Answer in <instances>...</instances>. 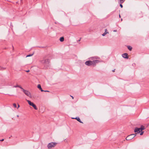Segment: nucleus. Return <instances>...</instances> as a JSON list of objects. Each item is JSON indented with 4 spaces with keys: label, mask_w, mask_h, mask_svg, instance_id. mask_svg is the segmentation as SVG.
Wrapping results in <instances>:
<instances>
[{
    "label": "nucleus",
    "mask_w": 149,
    "mask_h": 149,
    "mask_svg": "<svg viewBox=\"0 0 149 149\" xmlns=\"http://www.w3.org/2000/svg\"><path fill=\"white\" fill-rule=\"evenodd\" d=\"M44 91L49 92V91Z\"/></svg>",
    "instance_id": "b1692460"
},
{
    "label": "nucleus",
    "mask_w": 149,
    "mask_h": 149,
    "mask_svg": "<svg viewBox=\"0 0 149 149\" xmlns=\"http://www.w3.org/2000/svg\"><path fill=\"white\" fill-rule=\"evenodd\" d=\"M143 132H142L140 133V135H143Z\"/></svg>",
    "instance_id": "a211bd4d"
},
{
    "label": "nucleus",
    "mask_w": 149,
    "mask_h": 149,
    "mask_svg": "<svg viewBox=\"0 0 149 149\" xmlns=\"http://www.w3.org/2000/svg\"><path fill=\"white\" fill-rule=\"evenodd\" d=\"M25 71L26 72H29L30 71V70H26Z\"/></svg>",
    "instance_id": "412c9836"
},
{
    "label": "nucleus",
    "mask_w": 149,
    "mask_h": 149,
    "mask_svg": "<svg viewBox=\"0 0 149 149\" xmlns=\"http://www.w3.org/2000/svg\"><path fill=\"white\" fill-rule=\"evenodd\" d=\"M4 141V139H3L0 140L1 141Z\"/></svg>",
    "instance_id": "5701e85b"
},
{
    "label": "nucleus",
    "mask_w": 149,
    "mask_h": 149,
    "mask_svg": "<svg viewBox=\"0 0 149 149\" xmlns=\"http://www.w3.org/2000/svg\"><path fill=\"white\" fill-rule=\"evenodd\" d=\"M120 3H122L125 0H120Z\"/></svg>",
    "instance_id": "f3484780"
},
{
    "label": "nucleus",
    "mask_w": 149,
    "mask_h": 149,
    "mask_svg": "<svg viewBox=\"0 0 149 149\" xmlns=\"http://www.w3.org/2000/svg\"><path fill=\"white\" fill-rule=\"evenodd\" d=\"M107 33H108V32H107V29H105V32L102 34V35L103 36H104Z\"/></svg>",
    "instance_id": "9b49d317"
},
{
    "label": "nucleus",
    "mask_w": 149,
    "mask_h": 149,
    "mask_svg": "<svg viewBox=\"0 0 149 149\" xmlns=\"http://www.w3.org/2000/svg\"><path fill=\"white\" fill-rule=\"evenodd\" d=\"M13 105L15 108H16L17 107L16 104L15 103L13 104Z\"/></svg>",
    "instance_id": "dca6fc26"
},
{
    "label": "nucleus",
    "mask_w": 149,
    "mask_h": 149,
    "mask_svg": "<svg viewBox=\"0 0 149 149\" xmlns=\"http://www.w3.org/2000/svg\"><path fill=\"white\" fill-rule=\"evenodd\" d=\"M20 106H19V105L18 104V108H17V109H18L19 107Z\"/></svg>",
    "instance_id": "4be33fe9"
},
{
    "label": "nucleus",
    "mask_w": 149,
    "mask_h": 149,
    "mask_svg": "<svg viewBox=\"0 0 149 149\" xmlns=\"http://www.w3.org/2000/svg\"><path fill=\"white\" fill-rule=\"evenodd\" d=\"M136 134H130L127 136L126 138V139L127 140H130L132 139H133L135 136L136 135Z\"/></svg>",
    "instance_id": "20e7f679"
},
{
    "label": "nucleus",
    "mask_w": 149,
    "mask_h": 149,
    "mask_svg": "<svg viewBox=\"0 0 149 149\" xmlns=\"http://www.w3.org/2000/svg\"><path fill=\"white\" fill-rule=\"evenodd\" d=\"M46 61H47L48 60L47 59L43 60L41 61H40L42 63H45Z\"/></svg>",
    "instance_id": "f8f14e48"
},
{
    "label": "nucleus",
    "mask_w": 149,
    "mask_h": 149,
    "mask_svg": "<svg viewBox=\"0 0 149 149\" xmlns=\"http://www.w3.org/2000/svg\"><path fill=\"white\" fill-rule=\"evenodd\" d=\"M37 87L41 91L43 92L44 91L43 90L42 88H41V85L40 84H38L37 86Z\"/></svg>",
    "instance_id": "1a4fd4ad"
},
{
    "label": "nucleus",
    "mask_w": 149,
    "mask_h": 149,
    "mask_svg": "<svg viewBox=\"0 0 149 149\" xmlns=\"http://www.w3.org/2000/svg\"><path fill=\"white\" fill-rule=\"evenodd\" d=\"M71 97H72V99H73V98H74L73 97V96H71Z\"/></svg>",
    "instance_id": "a878e982"
},
{
    "label": "nucleus",
    "mask_w": 149,
    "mask_h": 149,
    "mask_svg": "<svg viewBox=\"0 0 149 149\" xmlns=\"http://www.w3.org/2000/svg\"><path fill=\"white\" fill-rule=\"evenodd\" d=\"M127 48L130 51H131L132 49V47L130 46H128L127 47Z\"/></svg>",
    "instance_id": "4468645a"
},
{
    "label": "nucleus",
    "mask_w": 149,
    "mask_h": 149,
    "mask_svg": "<svg viewBox=\"0 0 149 149\" xmlns=\"http://www.w3.org/2000/svg\"><path fill=\"white\" fill-rule=\"evenodd\" d=\"M113 31L114 32H116L117 31V30H114Z\"/></svg>",
    "instance_id": "393cba45"
},
{
    "label": "nucleus",
    "mask_w": 149,
    "mask_h": 149,
    "mask_svg": "<svg viewBox=\"0 0 149 149\" xmlns=\"http://www.w3.org/2000/svg\"><path fill=\"white\" fill-rule=\"evenodd\" d=\"M27 102H28L29 104L32 107L35 104L33 102H31L29 100H27Z\"/></svg>",
    "instance_id": "0eeeda50"
},
{
    "label": "nucleus",
    "mask_w": 149,
    "mask_h": 149,
    "mask_svg": "<svg viewBox=\"0 0 149 149\" xmlns=\"http://www.w3.org/2000/svg\"><path fill=\"white\" fill-rule=\"evenodd\" d=\"M144 129V126L142 125L140 128L136 127L134 130V132L135 133H136V134L139 133Z\"/></svg>",
    "instance_id": "f03ea898"
},
{
    "label": "nucleus",
    "mask_w": 149,
    "mask_h": 149,
    "mask_svg": "<svg viewBox=\"0 0 149 149\" xmlns=\"http://www.w3.org/2000/svg\"><path fill=\"white\" fill-rule=\"evenodd\" d=\"M33 107L36 110H37V107H36V105L35 104H34V105H33Z\"/></svg>",
    "instance_id": "2eb2a0df"
},
{
    "label": "nucleus",
    "mask_w": 149,
    "mask_h": 149,
    "mask_svg": "<svg viewBox=\"0 0 149 149\" xmlns=\"http://www.w3.org/2000/svg\"><path fill=\"white\" fill-rule=\"evenodd\" d=\"M13 87H15V88L19 87V88H20L21 89H22H22H23L21 86L18 85H17L16 86H13Z\"/></svg>",
    "instance_id": "9d476101"
},
{
    "label": "nucleus",
    "mask_w": 149,
    "mask_h": 149,
    "mask_svg": "<svg viewBox=\"0 0 149 149\" xmlns=\"http://www.w3.org/2000/svg\"><path fill=\"white\" fill-rule=\"evenodd\" d=\"M57 143L55 142H51L49 143L47 146L48 148L49 149H51L52 148L54 147L56 145Z\"/></svg>",
    "instance_id": "39448f33"
},
{
    "label": "nucleus",
    "mask_w": 149,
    "mask_h": 149,
    "mask_svg": "<svg viewBox=\"0 0 149 149\" xmlns=\"http://www.w3.org/2000/svg\"><path fill=\"white\" fill-rule=\"evenodd\" d=\"M122 56L125 58H128V56L127 54L126 53H124L122 54Z\"/></svg>",
    "instance_id": "423d86ee"
},
{
    "label": "nucleus",
    "mask_w": 149,
    "mask_h": 149,
    "mask_svg": "<svg viewBox=\"0 0 149 149\" xmlns=\"http://www.w3.org/2000/svg\"><path fill=\"white\" fill-rule=\"evenodd\" d=\"M120 6L121 8H123V6L121 4H120Z\"/></svg>",
    "instance_id": "aec40b11"
},
{
    "label": "nucleus",
    "mask_w": 149,
    "mask_h": 149,
    "mask_svg": "<svg viewBox=\"0 0 149 149\" xmlns=\"http://www.w3.org/2000/svg\"><path fill=\"white\" fill-rule=\"evenodd\" d=\"M119 17H120V15H119Z\"/></svg>",
    "instance_id": "cd10ccee"
},
{
    "label": "nucleus",
    "mask_w": 149,
    "mask_h": 149,
    "mask_svg": "<svg viewBox=\"0 0 149 149\" xmlns=\"http://www.w3.org/2000/svg\"><path fill=\"white\" fill-rule=\"evenodd\" d=\"M32 54H31V55H27L26 57H28V56H32Z\"/></svg>",
    "instance_id": "6ab92c4d"
},
{
    "label": "nucleus",
    "mask_w": 149,
    "mask_h": 149,
    "mask_svg": "<svg viewBox=\"0 0 149 149\" xmlns=\"http://www.w3.org/2000/svg\"><path fill=\"white\" fill-rule=\"evenodd\" d=\"M64 40V38L63 37L60 38V40L61 42H63Z\"/></svg>",
    "instance_id": "ddd939ff"
},
{
    "label": "nucleus",
    "mask_w": 149,
    "mask_h": 149,
    "mask_svg": "<svg viewBox=\"0 0 149 149\" xmlns=\"http://www.w3.org/2000/svg\"><path fill=\"white\" fill-rule=\"evenodd\" d=\"M99 62V61L98 60H95L93 61H88L85 62V64L88 66L93 65L94 66L95 65L96 63Z\"/></svg>",
    "instance_id": "f257e3e1"
},
{
    "label": "nucleus",
    "mask_w": 149,
    "mask_h": 149,
    "mask_svg": "<svg viewBox=\"0 0 149 149\" xmlns=\"http://www.w3.org/2000/svg\"><path fill=\"white\" fill-rule=\"evenodd\" d=\"M115 71L114 70H113V72H114Z\"/></svg>",
    "instance_id": "bb28decb"
},
{
    "label": "nucleus",
    "mask_w": 149,
    "mask_h": 149,
    "mask_svg": "<svg viewBox=\"0 0 149 149\" xmlns=\"http://www.w3.org/2000/svg\"><path fill=\"white\" fill-rule=\"evenodd\" d=\"M72 119H76L78 121L81 123H83V122L81 121L79 117H77L75 118H72Z\"/></svg>",
    "instance_id": "6e6552de"
},
{
    "label": "nucleus",
    "mask_w": 149,
    "mask_h": 149,
    "mask_svg": "<svg viewBox=\"0 0 149 149\" xmlns=\"http://www.w3.org/2000/svg\"><path fill=\"white\" fill-rule=\"evenodd\" d=\"M22 91L27 96L30 98H31L32 96L30 92L24 89H22Z\"/></svg>",
    "instance_id": "7ed1b4c3"
}]
</instances>
